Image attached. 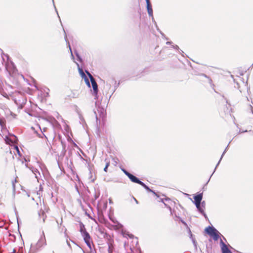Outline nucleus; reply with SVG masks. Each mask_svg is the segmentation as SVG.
Returning a JSON list of instances; mask_svg holds the SVG:
<instances>
[{
  "instance_id": "obj_10",
  "label": "nucleus",
  "mask_w": 253,
  "mask_h": 253,
  "mask_svg": "<svg viewBox=\"0 0 253 253\" xmlns=\"http://www.w3.org/2000/svg\"><path fill=\"white\" fill-rule=\"evenodd\" d=\"M159 206L162 209H166L169 212H171V208L163 202H159Z\"/></svg>"
},
{
  "instance_id": "obj_13",
  "label": "nucleus",
  "mask_w": 253,
  "mask_h": 253,
  "mask_svg": "<svg viewBox=\"0 0 253 253\" xmlns=\"http://www.w3.org/2000/svg\"><path fill=\"white\" fill-rule=\"evenodd\" d=\"M105 161L106 162V165H105V168H104V170L105 172H107V169H108V167L110 166V162L107 159H105Z\"/></svg>"
},
{
  "instance_id": "obj_24",
  "label": "nucleus",
  "mask_w": 253,
  "mask_h": 253,
  "mask_svg": "<svg viewBox=\"0 0 253 253\" xmlns=\"http://www.w3.org/2000/svg\"><path fill=\"white\" fill-rule=\"evenodd\" d=\"M87 84L88 85H89V82L88 81L87 82Z\"/></svg>"
},
{
  "instance_id": "obj_3",
  "label": "nucleus",
  "mask_w": 253,
  "mask_h": 253,
  "mask_svg": "<svg viewBox=\"0 0 253 253\" xmlns=\"http://www.w3.org/2000/svg\"><path fill=\"white\" fill-rule=\"evenodd\" d=\"M45 245H46V240L45 236L43 235V237H41L35 245L32 247V248L35 251H37Z\"/></svg>"
},
{
  "instance_id": "obj_6",
  "label": "nucleus",
  "mask_w": 253,
  "mask_h": 253,
  "mask_svg": "<svg viewBox=\"0 0 253 253\" xmlns=\"http://www.w3.org/2000/svg\"><path fill=\"white\" fill-rule=\"evenodd\" d=\"M220 246L222 253H232L221 239L220 240Z\"/></svg>"
},
{
  "instance_id": "obj_17",
  "label": "nucleus",
  "mask_w": 253,
  "mask_h": 253,
  "mask_svg": "<svg viewBox=\"0 0 253 253\" xmlns=\"http://www.w3.org/2000/svg\"><path fill=\"white\" fill-rule=\"evenodd\" d=\"M138 184L141 185V186H142L143 187H145V186L146 185H145L143 182H142V181H139V182H138Z\"/></svg>"
},
{
  "instance_id": "obj_23",
  "label": "nucleus",
  "mask_w": 253,
  "mask_h": 253,
  "mask_svg": "<svg viewBox=\"0 0 253 253\" xmlns=\"http://www.w3.org/2000/svg\"><path fill=\"white\" fill-rule=\"evenodd\" d=\"M42 214L43 215V214H44V211H42Z\"/></svg>"
},
{
  "instance_id": "obj_25",
  "label": "nucleus",
  "mask_w": 253,
  "mask_h": 253,
  "mask_svg": "<svg viewBox=\"0 0 253 253\" xmlns=\"http://www.w3.org/2000/svg\"><path fill=\"white\" fill-rule=\"evenodd\" d=\"M15 148L18 150V147L17 146H15Z\"/></svg>"
},
{
  "instance_id": "obj_18",
  "label": "nucleus",
  "mask_w": 253,
  "mask_h": 253,
  "mask_svg": "<svg viewBox=\"0 0 253 253\" xmlns=\"http://www.w3.org/2000/svg\"><path fill=\"white\" fill-rule=\"evenodd\" d=\"M121 226H122V225L121 224H118L117 225L115 226L114 229H119L120 227H121Z\"/></svg>"
},
{
  "instance_id": "obj_15",
  "label": "nucleus",
  "mask_w": 253,
  "mask_h": 253,
  "mask_svg": "<svg viewBox=\"0 0 253 253\" xmlns=\"http://www.w3.org/2000/svg\"><path fill=\"white\" fill-rule=\"evenodd\" d=\"M197 208L201 212H204V210L201 207V204H199L198 206H196Z\"/></svg>"
},
{
  "instance_id": "obj_8",
  "label": "nucleus",
  "mask_w": 253,
  "mask_h": 253,
  "mask_svg": "<svg viewBox=\"0 0 253 253\" xmlns=\"http://www.w3.org/2000/svg\"><path fill=\"white\" fill-rule=\"evenodd\" d=\"M147 3V9L148 11V13L149 16H153V9L152 8V6L150 3V0H146Z\"/></svg>"
},
{
  "instance_id": "obj_22",
  "label": "nucleus",
  "mask_w": 253,
  "mask_h": 253,
  "mask_svg": "<svg viewBox=\"0 0 253 253\" xmlns=\"http://www.w3.org/2000/svg\"><path fill=\"white\" fill-rule=\"evenodd\" d=\"M80 72L81 73V74L82 75H83L84 76L85 75L82 70H80Z\"/></svg>"
},
{
  "instance_id": "obj_5",
  "label": "nucleus",
  "mask_w": 253,
  "mask_h": 253,
  "mask_svg": "<svg viewBox=\"0 0 253 253\" xmlns=\"http://www.w3.org/2000/svg\"><path fill=\"white\" fill-rule=\"evenodd\" d=\"M87 74H88V75L89 76V78L90 79V81H91V84H92V86L93 91H94V92L95 93H97V91H98V85H97V84L95 79L92 77V76L89 73H88V72H87Z\"/></svg>"
},
{
  "instance_id": "obj_14",
  "label": "nucleus",
  "mask_w": 253,
  "mask_h": 253,
  "mask_svg": "<svg viewBox=\"0 0 253 253\" xmlns=\"http://www.w3.org/2000/svg\"><path fill=\"white\" fill-rule=\"evenodd\" d=\"M84 230H86L83 224H81L80 225V232L82 233V234Z\"/></svg>"
},
{
  "instance_id": "obj_4",
  "label": "nucleus",
  "mask_w": 253,
  "mask_h": 253,
  "mask_svg": "<svg viewBox=\"0 0 253 253\" xmlns=\"http://www.w3.org/2000/svg\"><path fill=\"white\" fill-rule=\"evenodd\" d=\"M82 236H83L84 241L85 242V243L86 244L88 249H90V247H91V245H93V244L92 240L89 234H88V232H87V231L86 230H84L82 234ZM93 246H94V245H93Z\"/></svg>"
},
{
  "instance_id": "obj_9",
  "label": "nucleus",
  "mask_w": 253,
  "mask_h": 253,
  "mask_svg": "<svg viewBox=\"0 0 253 253\" xmlns=\"http://www.w3.org/2000/svg\"><path fill=\"white\" fill-rule=\"evenodd\" d=\"M202 197L203 195L202 194H198L194 197L196 206H198L199 204H201Z\"/></svg>"
},
{
  "instance_id": "obj_20",
  "label": "nucleus",
  "mask_w": 253,
  "mask_h": 253,
  "mask_svg": "<svg viewBox=\"0 0 253 253\" xmlns=\"http://www.w3.org/2000/svg\"><path fill=\"white\" fill-rule=\"evenodd\" d=\"M144 188L149 191L152 192V191L147 185H146Z\"/></svg>"
},
{
  "instance_id": "obj_19",
  "label": "nucleus",
  "mask_w": 253,
  "mask_h": 253,
  "mask_svg": "<svg viewBox=\"0 0 253 253\" xmlns=\"http://www.w3.org/2000/svg\"><path fill=\"white\" fill-rule=\"evenodd\" d=\"M123 170L124 172L126 174V175L128 177L129 174H130V173L125 169H123Z\"/></svg>"
},
{
  "instance_id": "obj_1",
  "label": "nucleus",
  "mask_w": 253,
  "mask_h": 253,
  "mask_svg": "<svg viewBox=\"0 0 253 253\" xmlns=\"http://www.w3.org/2000/svg\"><path fill=\"white\" fill-rule=\"evenodd\" d=\"M205 231L212 237L214 241H217L219 238L220 233L214 227L208 226L205 229Z\"/></svg>"
},
{
  "instance_id": "obj_7",
  "label": "nucleus",
  "mask_w": 253,
  "mask_h": 253,
  "mask_svg": "<svg viewBox=\"0 0 253 253\" xmlns=\"http://www.w3.org/2000/svg\"><path fill=\"white\" fill-rule=\"evenodd\" d=\"M198 80L203 84H203V82H207V83H209L210 84H211V83H212L211 79V78L208 77L206 75H202V76H201V77L200 78V79Z\"/></svg>"
},
{
  "instance_id": "obj_11",
  "label": "nucleus",
  "mask_w": 253,
  "mask_h": 253,
  "mask_svg": "<svg viewBox=\"0 0 253 253\" xmlns=\"http://www.w3.org/2000/svg\"><path fill=\"white\" fill-rule=\"evenodd\" d=\"M128 177L130 179V180L132 182L136 183H138V182L139 181V180L136 176H134L133 175H132L131 173L130 174H129Z\"/></svg>"
},
{
  "instance_id": "obj_21",
  "label": "nucleus",
  "mask_w": 253,
  "mask_h": 253,
  "mask_svg": "<svg viewBox=\"0 0 253 253\" xmlns=\"http://www.w3.org/2000/svg\"><path fill=\"white\" fill-rule=\"evenodd\" d=\"M6 152H9L10 153V149L9 146L7 147V148H6Z\"/></svg>"
},
{
  "instance_id": "obj_12",
  "label": "nucleus",
  "mask_w": 253,
  "mask_h": 253,
  "mask_svg": "<svg viewBox=\"0 0 253 253\" xmlns=\"http://www.w3.org/2000/svg\"><path fill=\"white\" fill-rule=\"evenodd\" d=\"M5 141L7 144L11 145L13 143V141L8 137H5Z\"/></svg>"
},
{
  "instance_id": "obj_2",
  "label": "nucleus",
  "mask_w": 253,
  "mask_h": 253,
  "mask_svg": "<svg viewBox=\"0 0 253 253\" xmlns=\"http://www.w3.org/2000/svg\"><path fill=\"white\" fill-rule=\"evenodd\" d=\"M105 238L107 240L108 246V253H113L114 250V241L113 238L109 234H105Z\"/></svg>"
},
{
  "instance_id": "obj_16",
  "label": "nucleus",
  "mask_w": 253,
  "mask_h": 253,
  "mask_svg": "<svg viewBox=\"0 0 253 253\" xmlns=\"http://www.w3.org/2000/svg\"><path fill=\"white\" fill-rule=\"evenodd\" d=\"M83 253H92V248L90 247V249H89V250H87L86 251H83Z\"/></svg>"
}]
</instances>
